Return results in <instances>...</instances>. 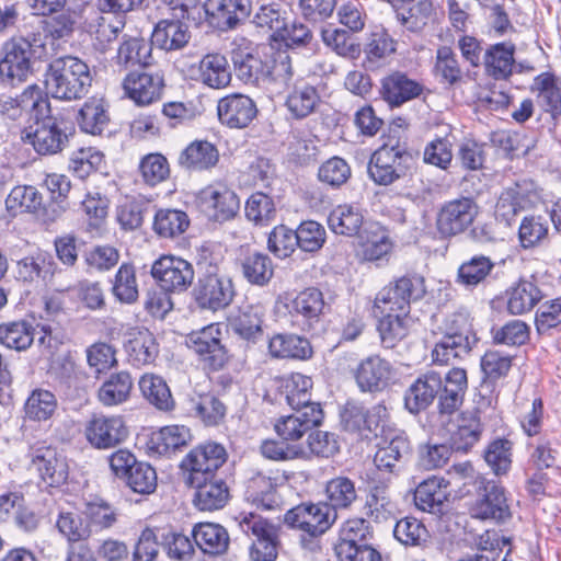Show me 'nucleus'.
<instances>
[{"label": "nucleus", "instance_id": "3", "mask_svg": "<svg viewBox=\"0 0 561 561\" xmlns=\"http://www.w3.org/2000/svg\"><path fill=\"white\" fill-rule=\"evenodd\" d=\"M230 60L237 79L244 84L282 93L293 81L290 57L286 53L268 57L255 48L239 46L230 51Z\"/></svg>", "mask_w": 561, "mask_h": 561}, {"label": "nucleus", "instance_id": "5", "mask_svg": "<svg viewBox=\"0 0 561 561\" xmlns=\"http://www.w3.org/2000/svg\"><path fill=\"white\" fill-rule=\"evenodd\" d=\"M90 67L82 59L65 55L54 58L45 71V88L54 99L76 101L84 98L92 84Z\"/></svg>", "mask_w": 561, "mask_h": 561}, {"label": "nucleus", "instance_id": "6", "mask_svg": "<svg viewBox=\"0 0 561 561\" xmlns=\"http://www.w3.org/2000/svg\"><path fill=\"white\" fill-rule=\"evenodd\" d=\"M285 524L301 530V547L309 551L320 549L319 538L336 522L335 514L323 504L301 503L288 510L284 516Z\"/></svg>", "mask_w": 561, "mask_h": 561}, {"label": "nucleus", "instance_id": "20", "mask_svg": "<svg viewBox=\"0 0 561 561\" xmlns=\"http://www.w3.org/2000/svg\"><path fill=\"white\" fill-rule=\"evenodd\" d=\"M393 367L379 355L362 359L354 369V379L360 392L379 393L386 390L392 379Z\"/></svg>", "mask_w": 561, "mask_h": 561}, {"label": "nucleus", "instance_id": "29", "mask_svg": "<svg viewBox=\"0 0 561 561\" xmlns=\"http://www.w3.org/2000/svg\"><path fill=\"white\" fill-rule=\"evenodd\" d=\"M263 308L248 305L240 308L238 313L229 320V325L237 336L248 343L255 344L263 337Z\"/></svg>", "mask_w": 561, "mask_h": 561}, {"label": "nucleus", "instance_id": "28", "mask_svg": "<svg viewBox=\"0 0 561 561\" xmlns=\"http://www.w3.org/2000/svg\"><path fill=\"white\" fill-rule=\"evenodd\" d=\"M291 314L301 318L304 330H311L321 320L325 302L323 294L316 287L300 291L291 302Z\"/></svg>", "mask_w": 561, "mask_h": 561}, {"label": "nucleus", "instance_id": "63", "mask_svg": "<svg viewBox=\"0 0 561 561\" xmlns=\"http://www.w3.org/2000/svg\"><path fill=\"white\" fill-rule=\"evenodd\" d=\"M191 412L206 426H216L224 421L227 408L225 403L214 394L205 393L192 401Z\"/></svg>", "mask_w": 561, "mask_h": 561}, {"label": "nucleus", "instance_id": "42", "mask_svg": "<svg viewBox=\"0 0 561 561\" xmlns=\"http://www.w3.org/2000/svg\"><path fill=\"white\" fill-rule=\"evenodd\" d=\"M518 243L524 250L540 248L549 241V224L541 215L524 216L518 226Z\"/></svg>", "mask_w": 561, "mask_h": 561}, {"label": "nucleus", "instance_id": "9", "mask_svg": "<svg viewBox=\"0 0 561 561\" xmlns=\"http://www.w3.org/2000/svg\"><path fill=\"white\" fill-rule=\"evenodd\" d=\"M33 43L26 37H13L5 42L0 58V83L3 87H16L26 81L31 73V58L35 56L36 48L44 44Z\"/></svg>", "mask_w": 561, "mask_h": 561}, {"label": "nucleus", "instance_id": "58", "mask_svg": "<svg viewBox=\"0 0 561 561\" xmlns=\"http://www.w3.org/2000/svg\"><path fill=\"white\" fill-rule=\"evenodd\" d=\"M393 536L405 547L423 548L430 539V533L425 525L412 516L403 517L396 523Z\"/></svg>", "mask_w": 561, "mask_h": 561}, {"label": "nucleus", "instance_id": "56", "mask_svg": "<svg viewBox=\"0 0 561 561\" xmlns=\"http://www.w3.org/2000/svg\"><path fill=\"white\" fill-rule=\"evenodd\" d=\"M286 10L279 3H266L259 7L253 15L252 23L264 32H271L270 37L277 41V37L286 26Z\"/></svg>", "mask_w": 561, "mask_h": 561}, {"label": "nucleus", "instance_id": "33", "mask_svg": "<svg viewBox=\"0 0 561 561\" xmlns=\"http://www.w3.org/2000/svg\"><path fill=\"white\" fill-rule=\"evenodd\" d=\"M268 352L274 358L306 360L312 357L313 350L307 337L294 333H277L268 340Z\"/></svg>", "mask_w": 561, "mask_h": 561}, {"label": "nucleus", "instance_id": "55", "mask_svg": "<svg viewBox=\"0 0 561 561\" xmlns=\"http://www.w3.org/2000/svg\"><path fill=\"white\" fill-rule=\"evenodd\" d=\"M247 499L257 507L273 510L278 505L276 483L261 473L252 477L247 486Z\"/></svg>", "mask_w": 561, "mask_h": 561}, {"label": "nucleus", "instance_id": "35", "mask_svg": "<svg viewBox=\"0 0 561 561\" xmlns=\"http://www.w3.org/2000/svg\"><path fill=\"white\" fill-rule=\"evenodd\" d=\"M192 537L196 546L207 554L220 556L229 547L228 531L219 524H196L192 529Z\"/></svg>", "mask_w": 561, "mask_h": 561}, {"label": "nucleus", "instance_id": "2", "mask_svg": "<svg viewBox=\"0 0 561 561\" xmlns=\"http://www.w3.org/2000/svg\"><path fill=\"white\" fill-rule=\"evenodd\" d=\"M467 388V371L462 368H451L444 378L439 373L430 370L421 374L405 390L404 408L417 415L437 398L439 413L450 415L461 407Z\"/></svg>", "mask_w": 561, "mask_h": 561}, {"label": "nucleus", "instance_id": "39", "mask_svg": "<svg viewBox=\"0 0 561 561\" xmlns=\"http://www.w3.org/2000/svg\"><path fill=\"white\" fill-rule=\"evenodd\" d=\"M199 80L213 89H222L231 81V71L226 56L214 53L205 55L198 66Z\"/></svg>", "mask_w": 561, "mask_h": 561}, {"label": "nucleus", "instance_id": "31", "mask_svg": "<svg viewBox=\"0 0 561 561\" xmlns=\"http://www.w3.org/2000/svg\"><path fill=\"white\" fill-rule=\"evenodd\" d=\"M219 161L217 147L207 140H194L183 149L178 158L179 164L187 171H206Z\"/></svg>", "mask_w": 561, "mask_h": 561}, {"label": "nucleus", "instance_id": "62", "mask_svg": "<svg viewBox=\"0 0 561 561\" xmlns=\"http://www.w3.org/2000/svg\"><path fill=\"white\" fill-rule=\"evenodd\" d=\"M190 219L179 209H160L154 215L153 230L163 238H174L188 228Z\"/></svg>", "mask_w": 561, "mask_h": 561}, {"label": "nucleus", "instance_id": "54", "mask_svg": "<svg viewBox=\"0 0 561 561\" xmlns=\"http://www.w3.org/2000/svg\"><path fill=\"white\" fill-rule=\"evenodd\" d=\"M245 218L255 226H267L276 217L277 210L273 197L257 191L252 193L244 205Z\"/></svg>", "mask_w": 561, "mask_h": 561}, {"label": "nucleus", "instance_id": "43", "mask_svg": "<svg viewBox=\"0 0 561 561\" xmlns=\"http://www.w3.org/2000/svg\"><path fill=\"white\" fill-rule=\"evenodd\" d=\"M533 92H538V100L543 110L552 117L561 115V85L551 72H542L535 77Z\"/></svg>", "mask_w": 561, "mask_h": 561}, {"label": "nucleus", "instance_id": "24", "mask_svg": "<svg viewBox=\"0 0 561 561\" xmlns=\"http://www.w3.org/2000/svg\"><path fill=\"white\" fill-rule=\"evenodd\" d=\"M535 190V184L529 180H522L507 186L501 193L495 205V218L506 226H512L515 218L526 204L530 202V194Z\"/></svg>", "mask_w": 561, "mask_h": 561}, {"label": "nucleus", "instance_id": "50", "mask_svg": "<svg viewBox=\"0 0 561 561\" xmlns=\"http://www.w3.org/2000/svg\"><path fill=\"white\" fill-rule=\"evenodd\" d=\"M413 500L416 508L422 512L443 513L445 494L438 479L433 477L422 481L414 490Z\"/></svg>", "mask_w": 561, "mask_h": 561}, {"label": "nucleus", "instance_id": "12", "mask_svg": "<svg viewBox=\"0 0 561 561\" xmlns=\"http://www.w3.org/2000/svg\"><path fill=\"white\" fill-rule=\"evenodd\" d=\"M238 520L244 534H252L256 538L250 549L252 561H275L278 554V535L275 526L254 513L240 514Z\"/></svg>", "mask_w": 561, "mask_h": 561}, {"label": "nucleus", "instance_id": "7", "mask_svg": "<svg viewBox=\"0 0 561 561\" xmlns=\"http://www.w3.org/2000/svg\"><path fill=\"white\" fill-rule=\"evenodd\" d=\"M425 295V278L417 273H407L378 291L374 307L381 312L410 313L411 304L423 299Z\"/></svg>", "mask_w": 561, "mask_h": 561}, {"label": "nucleus", "instance_id": "47", "mask_svg": "<svg viewBox=\"0 0 561 561\" xmlns=\"http://www.w3.org/2000/svg\"><path fill=\"white\" fill-rule=\"evenodd\" d=\"M542 296L535 279H520L510 293L507 310L512 314L528 312L542 299Z\"/></svg>", "mask_w": 561, "mask_h": 561}, {"label": "nucleus", "instance_id": "8", "mask_svg": "<svg viewBox=\"0 0 561 561\" xmlns=\"http://www.w3.org/2000/svg\"><path fill=\"white\" fill-rule=\"evenodd\" d=\"M412 165L413 157L405 148L383 145L371 154L367 172L375 184L388 186L410 175Z\"/></svg>", "mask_w": 561, "mask_h": 561}, {"label": "nucleus", "instance_id": "40", "mask_svg": "<svg viewBox=\"0 0 561 561\" xmlns=\"http://www.w3.org/2000/svg\"><path fill=\"white\" fill-rule=\"evenodd\" d=\"M242 276L254 286L268 285L274 276V264L268 254L254 251L249 252L240 263Z\"/></svg>", "mask_w": 561, "mask_h": 561}, {"label": "nucleus", "instance_id": "34", "mask_svg": "<svg viewBox=\"0 0 561 561\" xmlns=\"http://www.w3.org/2000/svg\"><path fill=\"white\" fill-rule=\"evenodd\" d=\"M191 437L188 427L184 425H169L153 432L147 445L151 453L159 456H169L186 446Z\"/></svg>", "mask_w": 561, "mask_h": 561}, {"label": "nucleus", "instance_id": "32", "mask_svg": "<svg viewBox=\"0 0 561 561\" xmlns=\"http://www.w3.org/2000/svg\"><path fill=\"white\" fill-rule=\"evenodd\" d=\"M374 529L370 522L364 517L348 518L340 526L337 539L333 543L334 553L351 551L359 545L371 543Z\"/></svg>", "mask_w": 561, "mask_h": 561}, {"label": "nucleus", "instance_id": "14", "mask_svg": "<svg viewBox=\"0 0 561 561\" xmlns=\"http://www.w3.org/2000/svg\"><path fill=\"white\" fill-rule=\"evenodd\" d=\"M471 515L496 524L507 522L512 513L505 489L493 480L482 482L478 489V497L471 508Z\"/></svg>", "mask_w": 561, "mask_h": 561}, {"label": "nucleus", "instance_id": "57", "mask_svg": "<svg viewBox=\"0 0 561 561\" xmlns=\"http://www.w3.org/2000/svg\"><path fill=\"white\" fill-rule=\"evenodd\" d=\"M57 410V399L48 390L35 389L24 403L25 419L34 422L49 420Z\"/></svg>", "mask_w": 561, "mask_h": 561}, {"label": "nucleus", "instance_id": "38", "mask_svg": "<svg viewBox=\"0 0 561 561\" xmlns=\"http://www.w3.org/2000/svg\"><path fill=\"white\" fill-rule=\"evenodd\" d=\"M376 316H380L377 330L381 344L386 348H393L409 333L408 316L401 311L381 312L374 307Z\"/></svg>", "mask_w": 561, "mask_h": 561}, {"label": "nucleus", "instance_id": "4", "mask_svg": "<svg viewBox=\"0 0 561 561\" xmlns=\"http://www.w3.org/2000/svg\"><path fill=\"white\" fill-rule=\"evenodd\" d=\"M196 273L192 297L199 309L216 312L230 306L236 296L234 285L220 272L219 260L214 253L204 250L198 254Z\"/></svg>", "mask_w": 561, "mask_h": 561}, {"label": "nucleus", "instance_id": "44", "mask_svg": "<svg viewBox=\"0 0 561 561\" xmlns=\"http://www.w3.org/2000/svg\"><path fill=\"white\" fill-rule=\"evenodd\" d=\"M393 514L394 504L388 494L387 486L383 484L371 485L363 505L364 518L381 523L392 518Z\"/></svg>", "mask_w": 561, "mask_h": 561}, {"label": "nucleus", "instance_id": "52", "mask_svg": "<svg viewBox=\"0 0 561 561\" xmlns=\"http://www.w3.org/2000/svg\"><path fill=\"white\" fill-rule=\"evenodd\" d=\"M394 51L396 42L387 32L381 31L373 33L369 42L365 45L363 67L366 70L374 71Z\"/></svg>", "mask_w": 561, "mask_h": 561}, {"label": "nucleus", "instance_id": "64", "mask_svg": "<svg viewBox=\"0 0 561 561\" xmlns=\"http://www.w3.org/2000/svg\"><path fill=\"white\" fill-rule=\"evenodd\" d=\"M512 446L506 438H495L483 450V459L495 476L506 474L511 469Z\"/></svg>", "mask_w": 561, "mask_h": 561}, {"label": "nucleus", "instance_id": "23", "mask_svg": "<svg viewBox=\"0 0 561 561\" xmlns=\"http://www.w3.org/2000/svg\"><path fill=\"white\" fill-rule=\"evenodd\" d=\"M185 483L195 489L194 505L203 512L222 508L229 501L230 493L226 481L220 477L208 479L185 478Z\"/></svg>", "mask_w": 561, "mask_h": 561}, {"label": "nucleus", "instance_id": "51", "mask_svg": "<svg viewBox=\"0 0 561 561\" xmlns=\"http://www.w3.org/2000/svg\"><path fill=\"white\" fill-rule=\"evenodd\" d=\"M363 219L358 207L345 204L339 205L330 213L328 224L334 233L353 237L360 230Z\"/></svg>", "mask_w": 561, "mask_h": 561}, {"label": "nucleus", "instance_id": "46", "mask_svg": "<svg viewBox=\"0 0 561 561\" xmlns=\"http://www.w3.org/2000/svg\"><path fill=\"white\" fill-rule=\"evenodd\" d=\"M139 389L146 400L160 411L173 410L175 402L167 381L153 374H146L139 379Z\"/></svg>", "mask_w": 561, "mask_h": 561}, {"label": "nucleus", "instance_id": "49", "mask_svg": "<svg viewBox=\"0 0 561 561\" xmlns=\"http://www.w3.org/2000/svg\"><path fill=\"white\" fill-rule=\"evenodd\" d=\"M152 47L150 42L142 37L124 36L117 50V64L125 67L141 66L146 67L151 64Z\"/></svg>", "mask_w": 561, "mask_h": 561}, {"label": "nucleus", "instance_id": "22", "mask_svg": "<svg viewBox=\"0 0 561 561\" xmlns=\"http://www.w3.org/2000/svg\"><path fill=\"white\" fill-rule=\"evenodd\" d=\"M203 9L213 26L228 31L250 15L251 0H206Z\"/></svg>", "mask_w": 561, "mask_h": 561}, {"label": "nucleus", "instance_id": "41", "mask_svg": "<svg viewBox=\"0 0 561 561\" xmlns=\"http://www.w3.org/2000/svg\"><path fill=\"white\" fill-rule=\"evenodd\" d=\"M495 267L490 256L476 254L463 261L458 267L457 283L461 286L473 289L483 284Z\"/></svg>", "mask_w": 561, "mask_h": 561}, {"label": "nucleus", "instance_id": "48", "mask_svg": "<svg viewBox=\"0 0 561 561\" xmlns=\"http://www.w3.org/2000/svg\"><path fill=\"white\" fill-rule=\"evenodd\" d=\"M55 272V262L48 253L37 252L18 261V278L23 282H34L35 279L46 280Z\"/></svg>", "mask_w": 561, "mask_h": 561}, {"label": "nucleus", "instance_id": "15", "mask_svg": "<svg viewBox=\"0 0 561 561\" xmlns=\"http://www.w3.org/2000/svg\"><path fill=\"white\" fill-rule=\"evenodd\" d=\"M84 436L95 449H111L123 444L129 436L121 415H93L85 424Z\"/></svg>", "mask_w": 561, "mask_h": 561}, {"label": "nucleus", "instance_id": "25", "mask_svg": "<svg viewBox=\"0 0 561 561\" xmlns=\"http://www.w3.org/2000/svg\"><path fill=\"white\" fill-rule=\"evenodd\" d=\"M323 504L335 514H346L355 507L359 500L358 490L354 480L346 476H336L325 482Z\"/></svg>", "mask_w": 561, "mask_h": 561}, {"label": "nucleus", "instance_id": "21", "mask_svg": "<svg viewBox=\"0 0 561 561\" xmlns=\"http://www.w3.org/2000/svg\"><path fill=\"white\" fill-rule=\"evenodd\" d=\"M199 201L205 211H208L217 221H226L233 218L239 208L238 195L226 184L216 183L208 185L199 192Z\"/></svg>", "mask_w": 561, "mask_h": 561}, {"label": "nucleus", "instance_id": "37", "mask_svg": "<svg viewBox=\"0 0 561 561\" xmlns=\"http://www.w3.org/2000/svg\"><path fill=\"white\" fill-rule=\"evenodd\" d=\"M483 431L479 412H463L449 438L450 448L456 453H468L480 440Z\"/></svg>", "mask_w": 561, "mask_h": 561}, {"label": "nucleus", "instance_id": "1", "mask_svg": "<svg viewBox=\"0 0 561 561\" xmlns=\"http://www.w3.org/2000/svg\"><path fill=\"white\" fill-rule=\"evenodd\" d=\"M16 107L28 116L30 125L22 139L41 156H53L65 150L76 134L71 118L53 114L47 94L36 84L28 85L15 100Z\"/></svg>", "mask_w": 561, "mask_h": 561}, {"label": "nucleus", "instance_id": "36", "mask_svg": "<svg viewBox=\"0 0 561 561\" xmlns=\"http://www.w3.org/2000/svg\"><path fill=\"white\" fill-rule=\"evenodd\" d=\"M515 45L496 43L483 55V65L488 76L495 80H506L513 72Z\"/></svg>", "mask_w": 561, "mask_h": 561}, {"label": "nucleus", "instance_id": "16", "mask_svg": "<svg viewBox=\"0 0 561 561\" xmlns=\"http://www.w3.org/2000/svg\"><path fill=\"white\" fill-rule=\"evenodd\" d=\"M427 92L425 85L411 78L405 71L393 70L381 78L379 87L380 99L391 108L423 96Z\"/></svg>", "mask_w": 561, "mask_h": 561}, {"label": "nucleus", "instance_id": "10", "mask_svg": "<svg viewBox=\"0 0 561 561\" xmlns=\"http://www.w3.org/2000/svg\"><path fill=\"white\" fill-rule=\"evenodd\" d=\"M340 419L344 431L368 437V434H383L389 413L382 402L367 408L363 402L350 399L342 407Z\"/></svg>", "mask_w": 561, "mask_h": 561}, {"label": "nucleus", "instance_id": "13", "mask_svg": "<svg viewBox=\"0 0 561 561\" xmlns=\"http://www.w3.org/2000/svg\"><path fill=\"white\" fill-rule=\"evenodd\" d=\"M226 448L216 442H205L194 447L181 461L185 478L208 479L217 477V471L227 461Z\"/></svg>", "mask_w": 561, "mask_h": 561}, {"label": "nucleus", "instance_id": "61", "mask_svg": "<svg viewBox=\"0 0 561 561\" xmlns=\"http://www.w3.org/2000/svg\"><path fill=\"white\" fill-rule=\"evenodd\" d=\"M128 354L136 365L153 363L159 354L154 335L148 329L139 330L128 342Z\"/></svg>", "mask_w": 561, "mask_h": 561}, {"label": "nucleus", "instance_id": "30", "mask_svg": "<svg viewBox=\"0 0 561 561\" xmlns=\"http://www.w3.org/2000/svg\"><path fill=\"white\" fill-rule=\"evenodd\" d=\"M33 463L48 486H59L68 479V465L55 448H38L35 451Z\"/></svg>", "mask_w": 561, "mask_h": 561}, {"label": "nucleus", "instance_id": "27", "mask_svg": "<svg viewBox=\"0 0 561 561\" xmlns=\"http://www.w3.org/2000/svg\"><path fill=\"white\" fill-rule=\"evenodd\" d=\"M185 21L173 15L171 19L160 20L151 33V47L156 46L165 51L184 48L191 39V32Z\"/></svg>", "mask_w": 561, "mask_h": 561}, {"label": "nucleus", "instance_id": "26", "mask_svg": "<svg viewBox=\"0 0 561 561\" xmlns=\"http://www.w3.org/2000/svg\"><path fill=\"white\" fill-rule=\"evenodd\" d=\"M164 87L163 77L146 71H130L123 81L129 99L138 105H147L160 99Z\"/></svg>", "mask_w": 561, "mask_h": 561}, {"label": "nucleus", "instance_id": "45", "mask_svg": "<svg viewBox=\"0 0 561 561\" xmlns=\"http://www.w3.org/2000/svg\"><path fill=\"white\" fill-rule=\"evenodd\" d=\"M133 385V378L128 371L112 374L100 387L98 398L105 407L121 404L128 400Z\"/></svg>", "mask_w": 561, "mask_h": 561}, {"label": "nucleus", "instance_id": "18", "mask_svg": "<svg viewBox=\"0 0 561 561\" xmlns=\"http://www.w3.org/2000/svg\"><path fill=\"white\" fill-rule=\"evenodd\" d=\"M151 275L162 289L181 293L192 285L195 271L193 265L182 257L162 255L153 262Z\"/></svg>", "mask_w": 561, "mask_h": 561}, {"label": "nucleus", "instance_id": "53", "mask_svg": "<svg viewBox=\"0 0 561 561\" xmlns=\"http://www.w3.org/2000/svg\"><path fill=\"white\" fill-rule=\"evenodd\" d=\"M320 96L314 87L310 84L296 85L287 95L285 105L296 119H302L314 112Z\"/></svg>", "mask_w": 561, "mask_h": 561}, {"label": "nucleus", "instance_id": "11", "mask_svg": "<svg viewBox=\"0 0 561 561\" xmlns=\"http://www.w3.org/2000/svg\"><path fill=\"white\" fill-rule=\"evenodd\" d=\"M221 334L219 325L213 323L192 331L186 336L188 348L198 356L204 367L211 371L222 369L230 358L227 347L221 343Z\"/></svg>", "mask_w": 561, "mask_h": 561}, {"label": "nucleus", "instance_id": "17", "mask_svg": "<svg viewBox=\"0 0 561 561\" xmlns=\"http://www.w3.org/2000/svg\"><path fill=\"white\" fill-rule=\"evenodd\" d=\"M478 215V206L470 197H460L443 204L437 213L436 227L447 238L466 231Z\"/></svg>", "mask_w": 561, "mask_h": 561}, {"label": "nucleus", "instance_id": "59", "mask_svg": "<svg viewBox=\"0 0 561 561\" xmlns=\"http://www.w3.org/2000/svg\"><path fill=\"white\" fill-rule=\"evenodd\" d=\"M42 195L36 187L31 185H18L11 190L5 198V207L9 213H38L42 207Z\"/></svg>", "mask_w": 561, "mask_h": 561}, {"label": "nucleus", "instance_id": "19", "mask_svg": "<svg viewBox=\"0 0 561 561\" xmlns=\"http://www.w3.org/2000/svg\"><path fill=\"white\" fill-rule=\"evenodd\" d=\"M256 103L249 95L231 93L217 103V116L222 126L230 129H243L256 118Z\"/></svg>", "mask_w": 561, "mask_h": 561}, {"label": "nucleus", "instance_id": "60", "mask_svg": "<svg viewBox=\"0 0 561 561\" xmlns=\"http://www.w3.org/2000/svg\"><path fill=\"white\" fill-rule=\"evenodd\" d=\"M408 10H396L399 23L409 32L419 33L430 22L434 14L433 0H414Z\"/></svg>", "mask_w": 561, "mask_h": 561}]
</instances>
